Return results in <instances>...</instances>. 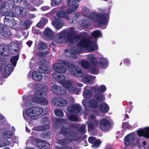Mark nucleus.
<instances>
[{
	"label": "nucleus",
	"instance_id": "13d9d810",
	"mask_svg": "<svg viewBox=\"0 0 149 149\" xmlns=\"http://www.w3.org/2000/svg\"><path fill=\"white\" fill-rule=\"evenodd\" d=\"M109 62L106 58H103V69L106 68L108 66Z\"/></svg>",
	"mask_w": 149,
	"mask_h": 149
},
{
	"label": "nucleus",
	"instance_id": "774afa93",
	"mask_svg": "<svg viewBox=\"0 0 149 149\" xmlns=\"http://www.w3.org/2000/svg\"><path fill=\"white\" fill-rule=\"evenodd\" d=\"M56 149H72V148L69 146H59L56 148Z\"/></svg>",
	"mask_w": 149,
	"mask_h": 149
},
{
	"label": "nucleus",
	"instance_id": "e433bc0d",
	"mask_svg": "<svg viewBox=\"0 0 149 149\" xmlns=\"http://www.w3.org/2000/svg\"><path fill=\"white\" fill-rule=\"evenodd\" d=\"M47 48V46L46 44L43 42H41L39 43L38 45V48L40 50H44L46 49Z\"/></svg>",
	"mask_w": 149,
	"mask_h": 149
},
{
	"label": "nucleus",
	"instance_id": "680f3d73",
	"mask_svg": "<svg viewBox=\"0 0 149 149\" xmlns=\"http://www.w3.org/2000/svg\"><path fill=\"white\" fill-rule=\"evenodd\" d=\"M36 55L39 57L44 58L47 55L46 52H37L36 53Z\"/></svg>",
	"mask_w": 149,
	"mask_h": 149
},
{
	"label": "nucleus",
	"instance_id": "79ce46f5",
	"mask_svg": "<svg viewBox=\"0 0 149 149\" xmlns=\"http://www.w3.org/2000/svg\"><path fill=\"white\" fill-rule=\"evenodd\" d=\"M91 35L93 38L95 39H97L101 36V33L100 31L96 30L93 31L92 32Z\"/></svg>",
	"mask_w": 149,
	"mask_h": 149
},
{
	"label": "nucleus",
	"instance_id": "cd10ccee",
	"mask_svg": "<svg viewBox=\"0 0 149 149\" xmlns=\"http://www.w3.org/2000/svg\"><path fill=\"white\" fill-rule=\"evenodd\" d=\"M13 68L12 65L10 64L7 65L2 70H1V72H4V73L7 74L9 75L13 71Z\"/></svg>",
	"mask_w": 149,
	"mask_h": 149
},
{
	"label": "nucleus",
	"instance_id": "3c124183",
	"mask_svg": "<svg viewBox=\"0 0 149 149\" xmlns=\"http://www.w3.org/2000/svg\"><path fill=\"white\" fill-rule=\"evenodd\" d=\"M109 110L108 105L105 102H103V113H107Z\"/></svg>",
	"mask_w": 149,
	"mask_h": 149
},
{
	"label": "nucleus",
	"instance_id": "f704fd0d",
	"mask_svg": "<svg viewBox=\"0 0 149 149\" xmlns=\"http://www.w3.org/2000/svg\"><path fill=\"white\" fill-rule=\"evenodd\" d=\"M93 98L97 102H100L102 101V95L100 93H96L93 96Z\"/></svg>",
	"mask_w": 149,
	"mask_h": 149
},
{
	"label": "nucleus",
	"instance_id": "2f4dec72",
	"mask_svg": "<svg viewBox=\"0 0 149 149\" xmlns=\"http://www.w3.org/2000/svg\"><path fill=\"white\" fill-rule=\"evenodd\" d=\"M19 54H17L15 56H13L10 59L11 63L14 67H15L16 65L17 61L19 58Z\"/></svg>",
	"mask_w": 149,
	"mask_h": 149
},
{
	"label": "nucleus",
	"instance_id": "a18cd8bd",
	"mask_svg": "<svg viewBox=\"0 0 149 149\" xmlns=\"http://www.w3.org/2000/svg\"><path fill=\"white\" fill-rule=\"evenodd\" d=\"M51 5L52 6L54 5L55 6H58L61 4L62 2V0H51Z\"/></svg>",
	"mask_w": 149,
	"mask_h": 149
},
{
	"label": "nucleus",
	"instance_id": "7ed1b4c3",
	"mask_svg": "<svg viewBox=\"0 0 149 149\" xmlns=\"http://www.w3.org/2000/svg\"><path fill=\"white\" fill-rule=\"evenodd\" d=\"M40 64L38 68L39 72L34 71L32 74V79L37 81H40L42 79V73L44 74H48L50 72V69L48 67L49 62L46 59H43L40 60Z\"/></svg>",
	"mask_w": 149,
	"mask_h": 149
},
{
	"label": "nucleus",
	"instance_id": "bb28decb",
	"mask_svg": "<svg viewBox=\"0 0 149 149\" xmlns=\"http://www.w3.org/2000/svg\"><path fill=\"white\" fill-rule=\"evenodd\" d=\"M98 48V46L95 42L90 41L87 49L90 52H91L97 50Z\"/></svg>",
	"mask_w": 149,
	"mask_h": 149
},
{
	"label": "nucleus",
	"instance_id": "de8ad7c7",
	"mask_svg": "<svg viewBox=\"0 0 149 149\" xmlns=\"http://www.w3.org/2000/svg\"><path fill=\"white\" fill-rule=\"evenodd\" d=\"M66 15L65 12L62 10H59L56 13V15L59 17H64L66 16Z\"/></svg>",
	"mask_w": 149,
	"mask_h": 149
},
{
	"label": "nucleus",
	"instance_id": "8fccbe9b",
	"mask_svg": "<svg viewBox=\"0 0 149 149\" xmlns=\"http://www.w3.org/2000/svg\"><path fill=\"white\" fill-rule=\"evenodd\" d=\"M8 61V59L6 58H3L2 59V62L1 63V70H2L3 68L6 65V62Z\"/></svg>",
	"mask_w": 149,
	"mask_h": 149
},
{
	"label": "nucleus",
	"instance_id": "423d86ee",
	"mask_svg": "<svg viewBox=\"0 0 149 149\" xmlns=\"http://www.w3.org/2000/svg\"><path fill=\"white\" fill-rule=\"evenodd\" d=\"M59 77H60L58 79H60L57 80L59 81L63 86L70 92L74 93L76 91V87L73 86L72 82L70 81H65L66 77L64 74L60 75Z\"/></svg>",
	"mask_w": 149,
	"mask_h": 149
},
{
	"label": "nucleus",
	"instance_id": "c756f323",
	"mask_svg": "<svg viewBox=\"0 0 149 149\" xmlns=\"http://www.w3.org/2000/svg\"><path fill=\"white\" fill-rule=\"evenodd\" d=\"M44 34L46 37L50 39H52L53 38L54 33L52 30L47 28L45 30Z\"/></svg>",
	"mask_w": 149,
	"mask_h": 149
},
{
	"label": "nucleus",
	"instance_id": "864d4df0",
	"mask_svg": "<svg viewBox=\"0 0 149 149\" xmlns=\"http://www.w3.org/2000/svg\"><path fill=\"white\" fill-rule=\"evenodd\" d=\"M68 140L66 139H63L59 140L58 141V143L60 145H64L68 143Z\"/></svg>",
	"mask_w": 149,
	"mask_h": 149
},
{
	"label": "nucleus",
	"instance_id": "ea45409f",
	"mask_svg": "<svg viewBox=\"0 0 149 149\" xmlns=\"http://www.w3.org/2000/svg\"><path fill=\"white\" fill-rule=\"evenodd\" d=\"M51 133L49 131H45L42 134L41 137L44 139H47L51 137Z\"/></svg>",
	"mask_w": 149,
	"mask_h": 149
},
{
	"label": "nucleus",
	"instance_id": "a19ab883",
	"mask_svg": "<svg viewBox=\"0 0 149 149\" xmlns=\"http://www.w3.org/2000/svg\"><path fill=\"white\" fill-rule=\"evenodd\" d=\"M54 113L55 115L58 117L61 118L64 116L63 111L59 109H55L54 111Z\"/></svg>",
	"mask_w": 149,
	"mask_h": 149
},
{
	"label": "nucleus",
	"instance_id": "69168bd1",
	"mask_svg": "<svg viewBox=\"0 0 149 149\" xmlns=\"http://www.w3.org/2000/svg\"><path fill=\"white\" fill-rule=\"evenodd\" d=\"M69 119L70 120L73 121H77L78 120V118L77 117L71 115L69 116Z\"/></svg>",
	"mask_w": 149,
	"mask_h": 149
},
{
	"label": "nucleus",
	"instance_id": "bf43d9fd",
	"mask_svg": "<svg viewBox=\"0 0 149 149\" xmlns=\"http://www.w3.org/2000/svg\"><path fill=\"white\" fill-rule=\"evenodd\" d=\"M90 22L86 20H83L82 21V25L85 27H88L91 25Z\"/></svg>",
	"mask_w": 149,
	"mask_h": 149
},
{
	"label": "nucleus",
	"instance_id": "473e14b6",
	"mask_svg": "<svg viewBox=\"0 0 149 149\" xmlns=\"http://www.w3.org/2000/svg\"><path fill=\"white\" fill-rule=\"evenodd\" d=\"M91 89L96 94L102 93V85H101L100 87L95 86L91 88Z\"/></svg>",
	"mask_w": 149,
	"mask_h": 149
},
{
	"label": "nucleus",
	"instance_id": "a878e982",
	"mask_svg": "<svg viewBox=\"0 0 149 149\" xmlns=\"http://www.w3.org/2000/svg\"><path fill=\"white\" fill-rule=\"evenodd\" d=\"M15 6V1L14 0H9L6 3V8L8 11H13Z\"/></svg>",
	"mask_w": 149,
	"mask_h": 149
},
{
	"label": "nucleus",
	"instance_id": "c03bdc74",
	"mask_svg": "<svg viewBox=\"0 0 149 149\" xmlns=\"http://www.w3.org/2000/svg\"><path fill=\"white\" fill-rule=\"evenodd\" d=\"M56 121L57 123V124H59L61 125L62 124L67 123L68 120L66 119L63 118H56Z\"/></svg>",
	"mask_w": 149,
	"mask_h": 149
},
{
	"label": "nucleus",
	"instance_id": "b1692460",
	"mask_svg": "<svg viewBox=\"0 0 149 149\" xmlns=\"http://www.w3.org/2000/svg\"><path fill=\"white\" fill-rule=\"evenodd\" d=\"M109 13V10L106 12H103V29H105L108 24Z\"/></svg>",
	"mask_w": 149,
	"mask_h": 149
},
{
	"label": "nucleus",
	"instance_id": "6e6552de",
	"mask_svg": "<svg viewBox=\"0 0 149 149\" xmlns=\"http://www.w3.org/2000/svg\"><path fill=\"white\" fill-rule=\"evenodd\" d=\"M42 107H34L29 108L26 111V115L31 117H34L41 114L43 112Z\"/></svg>",
	"mask_w": 149,
	"mask_h": 149
},
{
	"label": "nucleus",
	"instance_id": "a211bd4d",
	"mask_svg": "<svg viewBox=\"0 0 149 149\" xmlns=\"http://www.w3.org/2000/svg\"><path fill=\"white\" fill-rule=\"evenodd\" d=\"M52 24L56 30H59L61 29L64 25V21L61 19L57 18L52 22Z\"/></svg>",
	"mask_w": 149,
	"mask_h": 149
},
{
	"label": "nucleus",
	"instance_id": "20e7f679",
	"mask_svg": "<svg viewBox=\"0 0 149 149\" xmlns=\"http://www.w3.org/2000/svg\"><path fill=\"white\" fill-rule=\"evenodd\" d=\"M76 128V125L74 124L70 125L68 127L63 126L61 128L60 133L65 137L69 138L70 141L71 142L72 139L76 137L77 134L74 131H71V129Z\"/></svg>",
	"mask_w": 149,
	"mask_h": 149
},
{
	"label": "nucleus",
	"instance_id": "603ef678",
	"mask_svg": "<svg viewBox=\"0 0 149 149\" xmlns=\"http://www.w3.org/2000/svg\"><path fill=\"white\" fill-rule=\"evenodd\" d=\"M78 132L81 134H84L86 133V126L84 125H82L79 128Z\"/></svg>",
	"mask_w": 149,
	"mask_h": 149
},
{
	"label": "nucleus",
	"instance_id": "58836bf2",
	"mask_svg": "<svg viewBox=\"0 0 149 149\" xmlns=\"http://www.w3.org/2000/svg\"><path fill=\"white\" fill-rule=\"evenodd\" d=\"M49 126L48 125H45L38 126L36 127V130L37 131H42L48 130L49 129Z\"/></svg>",
	"mask_w": 149,
	"mask_h": 149
},
{
	"label": "nucleus",
	"instance_id": "aec40b11",
	"mask_svg": "<svg viewBox=\"0 0 149 149\" xmlns=\"http://www.w3.org/2000/svg\"><path fill=\"white\" fill-rule=\"evenodd\" d=\"M36 144L37 147L40 149H48L50 146L49 144L42 140L37 141Z\"/></svg>",
	"mask_w": 149,
	"mask_h": 149
},
{
	"label": "nucleus",
	"instance_id": "4be33fe9",
	"mask_svg": "<svg viewBox=\"0 0 149 149\" xmlns=\"http://www.w3.org/2000/svg\"><path fill=\"white\" fill-rule=\"evenodd\" d=\"M90 41L88 38H82L81 40L77 43V46L78 47L84 48L87 49Z\"/></svg>",
	"mask_w": 149,
	"mask_h": 149
},
{
	"label": "nucleus",
	"instance_id": "f03ea898",
	"mask_svg": "<svg viewBox=\"0 0 149 149\" xmlns=\"http://www.w3.org/2000/svg\"><path fill=\"white\" fill-rule=\"evenodd\" d=\"M35 88L37 91L34 93L36 95H40V97H33L32 100L33 102L40 104H47L48 101L46 99V95L45 92L48 91L47 86L45 84L38 83L36 85Z\"/></svg>",
	"mask_w": 149,
	"mask_h": 149
},
{
	"label": "nucleus",
	"instance_id": "5701e85b",
	"mask_svg": "<svg viewBox=\"0 0 149 149\" xmlns=\"http://www.w3.org/2000/svg\"><path fill=\"white\" fill-rule=\"evenodd\" d=\"M135 135L134 133H131L127 135L124 138V143L125 145H130L134 140Z\"/></svg>",
	"mask_w": 149,
	"mask_h": 149
},
{
	"label": "nucleus",
	"instance_id": "6e6d98bb",
	"mask_svg": "<svg viewBox=\"0 0 149 149\" xmlns=\"http://www.w3.org/2000/svg\"><path fill=\"white\" fill-rule=\"evenodd\" d=\"M43 1L42 0H35L32 3L35 6H38L43 3Z\"/></svg>",
	"mask_w": 149,
	"mask_h": 149
},
{
	"label": "nucleus",
	"instance_id": "9d476101",
	"mask_svg": "<svg viewBox=\"0 0 149 149\" xmlns=\"http://www.w3.org/2000/svg\"><path fill=\"white\" fill-rule=\"evenodd\" d=\"M81 109L80 106L78 104H73L68 107L67 108V110L69 113L75 116L79 115Z\"/></svg>",
	"mask_w": 149,
	"mask_h": 149
},
{
	"label": "nucleus",
	"instance_id": "6ab92c4d",
	"mask_svg": "<svg viewBox=\"0 0 149 149\" xmlns=\"http://www.w3.org/2000/svg\"><path fill=\"white\" fill-rule=\"evenodd\" d=\"M88 58L89 59V63L92 66H96L98 65L99 67L102 68V62H100L99 63L98 61L96 59L94 55L90 54L88 56Z\"/></svg>",
	"mask_w": 149,
	"mask_h": 149
},
{
	"label": "nucleus",
	"instance_id": "37998d69",
	"mask_svg": "<svg viewBox=\"0 0 149 149\" xmlns=\"http://www.w3.org/2000/svg\"><path fill=\"white\" fill-rule=\"evenodd\" d=\"M82 67L85 69H88L90 67L88 62L86 61H83L81 62Z\"/></svg>",
	"mask_w": 149,
	"mask_h": 149
},
{
	"label": "nucleus",
	"instance_id": "c85d7f7f",
	"mask_svg": "<svg viewBox=\"0 0 149 149\" xmlns=\"http://www.w3.org/2000/svg\"><path fill=\"white\" fill-rule=\"evenodd\" d=\"M23 5L24 7L28 11H33L37 10L36 8L31 6L30 3L27 0H24L23 1Z\"/></svg>",
	"mask_w": 149,
	"mask_h": 149
},
{
	"label": "nucleus",
	"instance_id": "c9c22d12",
	"mask_svg": "<svg viewBox=\"0 0 149 149\" xmlns=\"http://www.w3.org/2000/svg\"><path fill=\"white\" fill-rule=\"evenodd\" d=\"M84 97L86 99H89L92 96V93L90 91L88 90H85L83 93Z\"/></svg>",
	"mask_w": 149,
	"mask_h": 149
},
{
	"label": "nucleus",
	"instance_id": "0e129e2a",
	"mask_svg": "<svg viewBox=\"0 0 149 149\" xmlns=\"http://www.w3.org/2000/svg\"><path fill=\"white\" fill-rule=\"evenodd\" d=\"M96 139L95 137L90 136L88 138V141L89 143L93 144Z\"/></svg>",
	"mask_w": 149,
	"mask_h": 149
},
{
	"label": "nucleus",
	"instance_id": "412c9836",
	"mask_svg": "<svg viewBox=\"0 0 149 149\" xmlns=\"http://www.w3.org/2000/svg\"><path fill=\"white\" fill-rule=\"evenodd\" d=\"M138 134L139 136H143L146 138H149V127H145L144 129L137 131Z\"/></svg>",
	"mask_w": 149,
	"mask_h": 149
},
{
	"label": "nucleus",
	"instance_id": "f3484780",
	"mask_svg": "<svg viewBox=\"0 0 149 149\" xmlns=\"http://www.w3.org/2000/svg\"><path fill=\"white\" fill-rule=\"evenodd\" d=\"M21 8V6H17L15 8V12H13L12 11H7L3 13L4 15L5 16H13L14 17H16V15L19 16Z\"/></svg>",
	"mask_w": 149,
	"mask_h": 149
},
{
	"label": "nucleus",
	"instance_id": "9b49d317",
	"mask_svg": "<svg viewBox=\"0 0 149 149\" xmlns=\"http://www.w3.org/2000/svg\"><path fill=\"white\" fill-rule=\"evenodd\" d=\"M68 31L63 30L57 34L54 38L55 42L57 43H61L63 42L64 38L68 40Z\"/></svg>",
	"mask_w": 149,
	"mask_h": 149
},
{
	"label": "nucleus",
	"instance_id": "39448f33",
	"mask_svg": "<svg viewBox=\"0 0 149 149\" xmlns=\"http://www.w3.org/2000/svg\"><path fill=\"white\" fill-rule=\"evenodd\" d=\"M75 33L74 28L70 27L68 31V41L71 45L74 44L75 42H78L83 38L81 35H75Z\"/></svg>",
	"mask_w": 149,
	"mask_h": 149
},
{
	"label": "nucleus",
	"instance_id": "09e8293b",
	"mask_svg": "<svg viewBox=\"0 0 149 149\" xmlns=\"http://www.w3.org/2000/svg\"><path fill=\"white\" fill-rule=\"evenodd\" d=\"M88 131H92L95 128V126L94 124L91 122H88Z\"/></svg>",
	"mask_w": 149,
	"mask_h": 149
},
{
	"label": "nucleus",
	"instance_id": "72a5a7b5",
	"mask_svg": "<svg viewBox=\"0 0 149 149\" xmlns=\"http://www.w3.org/2000/svg\"><path fill=\"white\" fill-rule=\"evenodd\" d=\"M32 22L31 21L27 19L22 24V27L23 29H26L29 28Z\"/></svg>",
	"mask_w": 149,
	"mask_h": 149
},
{
	"label": "nucleus",
	"instance_id": "5fc2aeb1",
	"mask_svg": "<svg viewBox=\"0 0 149 149\" xmlns=\"http://www.w3.org/2000/svg\"><path fill=\"white\" fill-rule=\"evenodd\" d=\"M27 13V12L26 9L24 8L23 7H21L19 16L21 17H24L26 15Z\"/></svg>",
	"mask_w": 149,
	"mask_h": 149
},
{
	"label": "nucleus",
	"instance_id": "4c0bfd02",
	"mask_svg": "<svg viewBox=\"0 0 149 149\" xmlns=\"http://www.w3.org/2000/svg\"><path fill=\"white\" fill-rule=\"evenodd\" d=\"M88 70L90 73L94 74H97L99 73L97 68L95 66H90Z\"/></svg>",
	"mask_w": 149,
	"mask_h": 149
},
{
	"label": "nucleus",
	"instance_id": "f257e3e1",
	"mask_svg": "<svg viewBox=\"0 0 149 149\" xmlns=\"http://www.w3.org/2000/svg\"><path fill=\"white\" fill-rule=\"evenodd\" d=\"M61 62L69 68L72 74L75 77H81L82 81L84 83H90L95 78V76H93L84 75L81 70L73 64L65 60H62Z\"/></svg>",
	"mask_w": 149,
	"mask_h": 149
},
{
	"label": "nucleus",
	"instance_id": "e2e57ef3",
	"mask_svg": "<svg viewBox=\"0 0 149 149\" xmlns=\"http://www.w3.org/2000/svg\"><path fill=\"white\" fill-rule=\"evenodd\" d=\"M67 5L70 8H72V9H74V8H75L76 6L77 7V8H78L79 6V4L77 3H72V2H71L70 3V5Z\"/></svg>",
	"mask_w": 149,
	"mask_h": 149
},
{
	"label": "nucleus",
	"instance_id": "dca6fc26",
	"mask_svg": "<svg viewBox=\"0 0 149 149\" xmlns=\"http://www.w3.org/2000/svg\"><path fill=\"white\" fill-rule=\"evenodd\" d=\"M65 51L69 53L70 55L68 56L69 57L74 59L77 58V56L76 54H79L82 52V50L76 47H73L70 52H69L68 49H65Z\"/></svg>",
	"mask_w": 149,
	"mask_h": 149
},
{
	"label": "nucleus",
	"instance_id": "f8f14e48",
	"mask_svg": "<svg viewBox=\"0 0 149 149\" xmlns=\"http://www.w3.org/2000/svg\"><path fill=\"white\" fill-rule=\"evenodd\" d=\"M53 104L59 107H64L67 105L68 103L67 101L63 98L55 97L52 99Z\"/></svg>",
	"mask_w": 149,
	"mask_h": 149
},
{
	"label": "nucleus",
	"instance_id": "0eeeda50",
	"mask_svg": "<svg viewBox=\"0 0 149 149\" xmlns=\"http://www.w3.org/2000/svg\"><path fill=\"white\" fill-rule=\"evenodd\" d=\"M53 68L56 72L52 74L53 77L55 79L59 80L58 78L60 77V75H58L57 73H65L66 71V68L61 63H57L53 65Z\"/></svg>",
	"mask_w": 149,
	"mask_h": 149
},
{
	"label": "nucleus",
	"instance_id": "4468645a",
	"mask_svg": "<svg viewBox=\"0 0 149 149\" xmlns=\"http://www.w3.org/2000/svg\"><path fill=\"white\" fill-rule=\"evenodd\" d=\"M12 33L8 29L5 28L4 25L0 24V37L9 38Z\"/></svg>",
	"mask_w": 149,
	"mask_h": 149
},
{
	"label": "nucleus",
	"instance_id": "7c9ffc66",
	"mask_svg": "<svg viewBox=\"0 0 149 149\" xmlns=\"http://www.w3.org/2000/svg\"><path fill=\"white\" fill-rule=\"evenodd\" d=\"M89 106L92 108H96L98 106V102L94 99H91L88 101Z\"/></svg>",
	"mask_w": 149,
	"mask_h": 149
},
{
	"label": "nucleus",
	"instance_id": "ddd939ff",
	"mask_svg": "<svg viewBox=\"0 0 149 149\" xmlns=\"http://www.w3.org/2000/svg\"><path fill=\"white\" fill-rule=\"evenodd\" d=\"M89 18L97 22L99 24L102 25V13L97 14L95 13H91L89 15Z\"/></svg>",
	"mask_w": 149,
	"mask_h": 149
},
{
	"label": "nucleus",
	"instance_id": "49530a36",
	"mask_svg": "<svg viewBox=\"0 0 149 149\" xmlns=\"http://www.w3.org/2000/svg\"><path fill=\"white\" fill-rule=\"evenodd\" d=\"M78 15L77 13H74L72 15V19L73 24H75L78 21L77 20V19L78 18Z\"/></svg>",
	"mask_w": 149,
	"mask_h": 149
},
{
	"label": "nucleus",
	"instance_id": "2eb2a0df",
	"mask_svg": "<svg viewBox=\"0 0 149 149\" xmlns=\"http://www.w3.org/2000/svg\"><path fill=\"white\" fill-rule=\"evenodd\" d=\"M3 19L4 25L7 26L13 27L16 23L13 16H6Z\"/></svg>",
	"mask_w": 149,
	"mask_h": 149
},
{
	"label": "nucleus",
	"instance_id": "4d7b16f0",
	"mask_svg": "<svg viewBox=\"0 0 149 149\" xmlns=\"http://www.w3.org/2000/svg\"><path fill=\"white\" fill-rule=\"evenodd\" d=\"M101 143V142L99 140L96 139L92 146V147L98 148Z\"/></svg>",
	"mask_w": 149,
	"mask_h": 149
},
{
	"label": "nucleus",
	"instance_id": "1a4fd4ad",
	"mask_svg": "<svg viewBox=\"0 0 149 149\" xmlns=\"http://www.w3.org/2000/svg\"><path fill=\"white\" fill-rule=\"evenodd\" d=\"M51 89L53 93L57 95H64L67 93V91L65 88L56 84L52 86L51 87Z\"/></svg>",
	"mask_w": 149,
	"mask_h": 149
},
{
	"label": "nucleus",
	"instance_id": "338daca9",
	"mask_svg": "<svg viewBox=\"0 0 149 149\" xmlns=\"http://www.w3.org/2000/svg\"><path fill=\"white\" fill-rule=\"evenodd\" d=\"M40 21H41V22L43 23L44 25L46 24L48 21L47 19L45 17H42Z\"/></svg>",
	"mask_w": 149,
	"mask_h": 149
},
{
	"label": "nucleus",
	"instance_id": "393cba45",
	"mask_svg": "<svg viewBox=\"0 0 149 149\" xmlns=\"http://www.w3.org/2000/svg\"><path fill=\"white\" fill-rule=\"evenodd\" d=\"M112 122L107 119H103V131L109 130L112 125Z\"/></svg>",
	"mask_w": 149,
	"mask_h": 149
},
{
	"label": "nucleus",
	"instance_id": "052dcab7",
	"mask_svg": "<svg viewBox=\"0 0 149 149\" xmlns=\"http://www.w3.org/2000/svg\"><path fill=\"white\" fill-rule=\"evenodd\" d=\"M146 141H143L138 146V147L141 149H146Z\"/></svg>",
	"mask_w": 149,
	"mask_h": 149
}]
</instances>
